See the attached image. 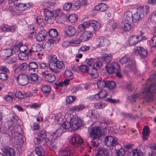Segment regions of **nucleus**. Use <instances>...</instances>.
<instances>
[{
  "label": "nucleus",
  "mask_w": 156,
  "mask_h": 156,
  "mask_svg": "<svg viewBox=\"0 0 156 156\" xmlns=\"http://www.w3.org/2000/svg\"><path fill=\"white\" fill-rule=\"evenodd\" d=\"M104 134L103 130L98 126L92 127L90 128V135L92 138L90 142L92 148L93 147L95 151L98 149L99 142L100 141V137Z\"/></svg>",
  "instance_id": "f257e3e1"
},
{
  "label": "nucleus",
  "mask_w": 156,
  "mask_h": 156,
  "mask_svg": "<svg viewBox=\"0 0 156 156\" xmlns=\"http://www.w3.org/2000/svg\"><path fill=\"white\" fill-rule=\"evenodd\" d=\"M154 83L151 84L149 87L144 88V93L145 94V98L148 102L152 101L153 94L154 93L156 94V73L152 74V76L150 77L147 80V83L148 84L150 82Z\"/></svg>",
  "instance_id": "f03ea898"
},
{
  "label": "nucleus",
  "mask_w": 156,
  "mask_h": 156,
  "mask_svg": "<svg viewBox=\"0 0 156 156\" xmlns=\"http://www.w3.org/2000/svg\"><path fill=\"white\" fill-rule=\"evenodd\" d=\"M107 71L111 74L115 73L117 76L119 78L122 77L119 66L116 62H113L111 64H108L105 66Z\"/></svg>",
  "instance_id": "7ed1b4c3"
},
{
  "label": "nucleus",
  "mask_w": 156,
  "mask_h": 156,
  "mask_svg": "<svg viewBox=\"0 0 156 156\" xmlns=\"http://www.w3.org/2000/svg\"><path fill=\"white\" fill-rule=\"evenodd\" d=\"M17 127L16 126H12L10 127V132L9 133V135L12 137L13 141L16 144H19V136L20 134L16 132Z\"/></svg>",
  "instance_id": "20e7f679"
},
{
  "label": "nucleus",
  "mask_w": 156,
  "mask_h": 156,
  "mask_svg": "<svg viewBox=\"0 0 156 156\" xmlns=\"http://www.w3.org/2000/svg\"><path fill=\"white\" fill-rule=\"evenodd\" d=\"M120 62L122 64H125L127 62H129V63L126 66V67L130 70H134L136 69V63L134 62L131 61L130 58L125 56L120 60Z\"/></svg>",
  "instance_id": "39448f33"
},
{
  "label": "nucleus",
  "mask_w": 156,
  "mask_h": 156,
  "mask_svg": "<svg viewBox=\"0 0 156 156\" xmlns=\"http://www.w3.org/2000/svg\"><path fill=\"white\" fill-rule=\"evenodd\" d=\"M70 142L75 146L79 147L83 144V140L79 135L74 134L70 140Z\"/></svg>",
  "instance_id": "423d86ee"
},
{
  "label": "nucleus",
  "mask_w": 156,
  "mask_h": 156,
  "mask_svg": "<svg viewBox=\"0 0 156 156\" xmlns=\"http://www.w3.org/2000/svg\"><path fill=\"white\" fill-rule=\"evenodd\" d=\"M70 122L73 130H75L79 128L82 124L81 119L77 115H74L71 119Z\"/></svg>",
  "instance_id": "0eeeda50"
},
{
  "label": "nucleus",
  "mask_w": 156,
  "mask_h": 156,
  "mask_svg": "<svg viewBox=\"0 0 156 156\" xmlns=\"http://www.w3.org/2000/svg\"><path fill=\"white\" fill-rule=\"evenodd\" d=\"M16 80L19 84L24 86L27 84L29 82V78L26 74H22L17 76Z\"/></svg>",
  "instance_id": "6e6552de"
},
{
  "label": "nucleus",
  "mask_w": 156,
  "mask_h": 156,
  "mask_svg": "<svg viewBox=\"0 0 156 156\" xmlns=\"http://www.w3.org/2000/svg\"><path fill=\"white\" fill-rule=\"evenodd\" d=\"M65 132L63 130L62 127L57 129L56 131L52 133L51 135L50 138L52 140L54 141L55 140L57 139L64 132Z\"/></svg>",
  "instance_id": "1a4fd4ad"
},
{
  "label": "nucleus",
  "mask_w": 156,
  "mask_h": 156,
  "mask_svg": "<svg viewBox=\"0 0 156 156\" xmlns=\"http://www.w3.org/2000/svg\"><path fill=\"white\" fill-rule=\"evenodd\" d=\"M92 36V33L90 31H85L80 35L79 39L81 42H84L90 39Z\"/></svg>",
  "instance_id": "9d476101"
},
{
  "label": "nucleus",
  "mask_w": 156,
  "mask_h": 156,
  "mask_svg": "<svg viewBox=\"0 0 156 156\" xmlns=\"http://www.w3.org/2000/svg\"><path fill=\"white\" fill-rule=\"evenodd\" d=\"M133 22L136 23L144 17V13L142 10H140L133 15Z\"/></svg>",
  "instance_id": "9b49d317"
},
{
  "label": "nucleus",
  "mask_w": 156,
  "mask_h": 156,
  "mask_svg": "<svg viewBox=\"0 0 156 156\" xmlns=\"http://www.w3.org/2000/svg\"><path fill=\"white\" fill-rule=\"evenodd\" d=\"M105 138V141L107 145L110 147L114 146L115 147L118 145L117 140L114 137L109 136Z\"/></svg>",
  "instance_id": "f8f14e48"
},
{
  "label": "nucleus",
  "mask_w": 156,
  "mask_h": 156,
  "mask_svg": "<svg viewBox=\"0 0 156 156\" xmlns=\"http://www.w3.org/2000/svg\"><path fill=\"white\" fill-rule=\"evenodd\" d=\"M142 40V37L141 36L134 35L130 37L129 39V44L131 45H133L141 41Z\"/></svg>",
  "instance_id": "ddd939ff"
},
{
  "label": "nucleus",
  "mask_w": 156,
  "mask_h": 156,
  "mask_svg": "<svg viewBox=\"0 0 156 156\" xmlns=\"http://www.w3.org/2000/svg\"><path fill=\"white\" fill-rule=\"evenodd\" d=\"M76 30L74 27L68 26L65 30V33L67 37L73 36L76 33Z\"/></svg>",
  "instance_id": "4468645a"
},
{
  "label": "nucleus",
  "mask_w": 156,
  "mask_h": 156,
  "mask_svg": "<svg viewBox=\"0 0 156 156\" xmlns=\"http://www.w3.org/2000/svg\"><path fill=\"white\" fill-rule=\"evenodd\" d=\"M58 60L57 58V57L56 55H54L51 57L50 60L49 64L50 69L52 71L56 73H57V71L56 69H55L51 67V66L52 65H55Z\"/></svg>",
  "instance_id": "2eb2a0df"
},
{
  "label": "nucleus",
  "mask_w": 156,
  "mask_h": 156,
  "mask_svg": "<svg viewBox=\"0 0 156 156\" xmlns=\"http://www.w3.org/2000/svg\"><path fill=\"white\" fill-rule=\"evenodd\" d=\"M25 5V4L20 3L16 5L15 7L16 10L17 11L20 12H17V11L16 12V13L17 14L20 15L23 14V12L26 9Z\"/></svg>",
  "instance_id": "dca6fc26"
},
{
  "label": "nucleus",
  "mask_w": 156,
  "mask_h": 156,
  "mask_svg": "<svg viewBox=\"0 0 156 156\" xmlns=\"http://www.w3.org/2000/svg\"><path fill=\"white\" fill-rule=\"evenodd\" d=\"M87 22L88 27L90 26L92 27L94 30L95 31H97L99 30V23L97 21L95 20H90Z\"/></svg>",
  "instance_id": "f3484780"
},
{
  "label": "nucleus",
  "mask_w": 156,
  "mask_h": 156,
  "mask_svg": "<svg viewBox=\"0 0 156 156\" xmlns=\"http://www.w3.org/2000/svg\"><path fill=\"white\" fill-rule=\"evenodd\" d=\"M116 151V156H124L125 154V151L124 149L121 147L119 145L115 147Z\"/></svg>",
  "instance_id": "a211bd4d"
},
{
  "label": "nucleus",
  "mask_w": 156,
  "mask_h": 156,
  "mask_svg": "<svg viewBox=\"0 0 156 156\" xmlns=\"http://www.w3.org/2000/svg\"><path fill=\"white\" fill-rule=\"evenodd\" d=\"M137 49L138 53L141 58H145L147 56L148 51L147 49L141 47H137Z\"/></svg>",
  "instance_id": "6ab92c4d"
},
{
  "label": "nucleus",
  "mask_w": 156,
  "mask_h": 156,
  "mask_svg": "<svg viewBox=\"0 0 156 156\" xmlns=\"http://www.w3.org/2000/svg\"><path fill=\"white\" fill-rule=\"evenodd\" d=\"M3 151L6 156H14L15 153L14 150L9 147L7 146L5 147Z\"/></svg>",
  "instance_id": "aec40b11"
},
{
  "label": "nucleus",
  "mask_w": 156,
  "mask_h": 156,
  "mask_svg": "<svg viewBox=\"0 0 156 156\" xmlns=\"http://www.w3.org/2000/svg\"><path fill=\"white\" fill-rule=\"evenodd\" d=\"M124 19L128 22L131 23L133 21V14L130 11L125 12L124 15Z\"/></svg>",
  "instance_id": "412c9836"
},
{
  "label": "nucleus",
  "mask_w": 156,
  "mask_h": 156,
  "mask_svg": "<svg viewBox=\"0 0 156 156\" xmlns=\"http://www.w3.org/2000/svg\"><path fill=\"white\" fill-rule=\"evenodd\" d=\"M46 35V31L45 30H42L39 32L37 34L36 39L37 41L41 42L45 39Z\"/></svg>",
  "instance_id": "4be33fe9"
},
{
  "label": "nucleus",
  "mask_w": 156,
  "mask_h": 156,
  "mask_svg": "<svg viewBox=\"0 0 156 156\" xmlns=\"http://www.w3.org/2000/svg\"><path fill=\"white\" fill-rule=\"evenodd\" d=\"M1 29L3 31H11L12 32L15 31L16 30V28L15 27H10L5 25H2L1 26Z\"/></svg>",
  "instance_id": "5701e85b"
},
{
  "label": "nucleus",
  "mask_w": 156,
  "mask_h": 156,
  "mask_svg": "<svg viewBox=\"0 0 156 156\" xmlns=\"http://www.w3.org/2000/svg\"><path fill=\"white\" fill-rule=\"evenodd\" d=\"M97 69L95 68L91 67L88 68V73L93 78H96L98 76V73L97 71Z\"/></svg>",
  "instance_id": "b1692460"
},
{
  "label": "nucleus",
  "mask_w": 156,
  "mask_h": 156,
  "mask_svg": "<svg viewBox=\"0 0 156 156\" xmlns=\"http://www.w3.org/2000/svg\"><path fill=\"white\" fill-rule=\"evenodd\" d=\"M108 5L105 4L101 3L98 4L95 7V9L97 11L101 12L106 11L108 9Z\"/></svg>",
  "instance_id": "393cba45"
},
{
  "label": "nucleus",
  "mask_w": 156,
  "mask_h": 156,
  "mask_svg": "<svg viewBox=\"0 0 156 156\" xmlns=\"http://www.w3.org/2000/svg\"><path fill=\"white\" fill-rule=\"evenodd\" d=\"M61 127L63 130L65 131V132L71 131L73 130L70 122H64Z\"/></svg>",
  "instance_id": "a878e982"
},
{
  "label": "nucleus",
  "mask_w": 156,
  "mask_h": 156,
  "mask_svg": "<svg viewBox=\"0 0 156 156\" xmlns=\"http://www.w3.org/2000/svg\"><path fill=\"white\" fill-rule=\"evenodd\" d=\"M38 136L42 139L43 140H50V139L47 137V132L44 129L40 130L38 133Z\"/></svg>",
  "instance_id": "bb28decb"
},
{
  "label": "nucleus",
  "mask_w": 156,
  "mask_h": 156,
  "mask_svg": "<svg viewBox=\"0 0 156 156\" xmlns=\"http://www.w3.org/2000/svg\"><path fill=\"white\" fill-rule=\"evenodd\" d=\"M130 156H143V153L141 150L137 149H133L129 152Z\"/></svg>",
  "instance_id": "cd10ccee"
},
{
  "label": "nucleus",
  "mask_w": 156,
  "mask_h": 156,
  "mask_svg": "<svg viewBox=\"0 0 156 156\" xmlns=\"http://www.w3.org/2000/svg\"><path fill=\"white\" fill-rule=\"evenodd\" d=\"M109 150L107 149L103 148L98 151L95 156H109Z\"/></svg>",
  "instance_id": "c85d7f7f"
},
{
  "label": "nucleus",
  "mask_w": 156,
  "mask_h": 156,
  "mask_svg": "<svg viewBox=\"0 0 156 156\" xmlns=\"http://www.w3.org/2000/svg\"><path fill=\"white\" fill-rule=\"evenodd\" d=\"M99 40L100 45L103 47H107L110 43L109 41L108 40L103 37H101Z\"/></svg>",
  "instance_id": "c756f323"
},
{
  "label": "nucleus",
  "mask_w": 156,
  "mask_h": 156,
  "mask_svg": "<svg viewBox=\"0 0 156 156\" xmlns=\"http://www.w3.org/2000/svg\"><path fill=\"white\" fill-rule=\"evenodd\" d=\"M44 12L45 16V20H48L49 18L52 17L53 13L47 9H44Z\"/></svg>",
  "instance_id": "7c9ffc66"
},
{
  "label": "nucleus",
  "mask_w": 156,
  "mask_h": 156,
  "mask_svg": "<svg viewBox=\"0 0 156 156\" xmlns=\"http://www.w3.org/2000/svg\"><path fill=\"white\" fill-rule=\"evenodd\" d=\"M35 150V153L38 156H43L44 154V151L41 146H38L36 147Z\"/></svg>",
  "instance_id": "2f4dec72"
},
{
  "label": "nucleus",
  "mask_w": 156,
  "mask_h": 156,
  "mask_svg": "<svg viewBox=\"0 0 156 156\" xmlns=\"http://www.w3.org/2000/svg\"><path fill=\"white\" fill-rule=\"evenodd\" d=\"M102 59L107 63H109L112 58V57L110 54L105 53L102 57Z\"/></svg>",
  "instance_id": "473e14b6"
},
{
  "label": "nucleus",
  "mask_w": 156,
  "mask_h": 156,
  "mask_svg": "<svg viewBox=\"0 0 156 156\" xmlns=\"http://www.w3.org/2000/svg\"><path fill=\"white\" fill-rule=\"evenodd\" d=\"M31 48L33 49L34 51L38 52L41 51L42 49V47L39 44H33L32 47Z\"/></svg>",
  "instance_id": "72a5a7b5"
},
{
  "label": "nucleus",
  "mask_w": 156,
  "mask_h": 156,
  "mask_svg": "<svg viewBox=\"0 0 156 156\" xmlns=\"http://www.w3.org/2000/svg\"><path fill=\"white\" fill-rule=\"evenodd\" d=\"M14 96V94L12 92H9L8 94L5 97V101L8 102H12L13 100V98Z\"/></svg>",
  "instance_id": "f704fd0d"
},
{
  "label": "nucleus",
  "mask_w": 156,
  "mask_h": 156,
  "mask_svg": "<svg viewBox=\"0 0 156 156\" xmlns=\"http://www.w3.org/2000/svg\"><path fill=\"white\" fill-rule=\"evenodd\" d=\"M70 152L69 151V149L62 148L59 152V154L61 156H69Z\"/></svg>",
  "instance_id": "c9c22d12"
},
{
  "label": "nucleus",
  "mask_w": 156,
  "mask_h": 156,
  "mask_svg": "<svg viewBox=\"0 0 156 156\" xmlns=\"http://www.w3.org/2000/svg\"><path fill=\"white\" fill-rule=\"evenodd\" d=\"M115 83L112 81H106V87L109 89H113L115 88Z\"/></svg>",
  "instance_id": "e433bc0d"
},
{
  "label": "nucleus",
  "mask_w": 156,
  "mask_h": 156,
  "mask_svg": "<svg viewBox=\"0 0 156 156\" xmlns=\"http://www.w3.org/2000/svg\"><path fill=\"white\" fill-rule=\"evenodd\" d=\"M13 53V51H12V49H8L3 51V56L5 58H8L11 56Z\"/></svg>",
  "instance_id": "4c0bfd02"
},
{
  "label": "nucleus",
  "mask_w": 156,
  "mask_h": 156,
  "mask_svg": "<svg viewBox=\"0 0 156 156\" xmlns=\"http://www.w3.org/2000/svg\"><path fill=\"white\" fill-rule=\"evenodd\" d=\"M78 16L77 14H72L67 17V19L69 20V22L71 23H74L76 22L78 19Z\"/></svg>",
  "instance_id": "58836bf2"
},
{
  "label": "nucleus",
  "mask_w": 156,
  "mask_h": 156,
  "mask_svg": "<svg viewBox=\"0 0 156 156\" xmlns=\"http://www.w3.org/2000/svg\"><path fill=\"white\" fill-rule=\"evenodd\" d=\"M62 114L60 113L56 114L54 117V122L56 124H60L62 121V118H61Z\"/></svg>",
  "instance_id": "ea45409f"
},
{
  "label": "nucleus",
  "mask_w": 156,
  "mask_h": 156,
  "mask_svg": "<svg viewBox=\"0 0 156 156\" xmlns=\"http://www.w3.org/2000/svg\"><path fill=\"white\" fill-rule=\"evenodd\" d=\"M49 36L52 38H55L58 35V32L55 29H51L49 31Z\"/></svg>",
  "instance_id": "a19ab883"
},
{
  "label": "nucleus",
  "mask_w": 156,
  "mask_h": 156,
  "mask_svg": "<svg viewBox=\"0 0 156 156\" xmlns=\"http://www.w3.org/2000/svg\"><path fill=\"white\" fill-rule=\"evenodd\" d=\"M45 79L49 82H52L55 80V76L51 74H47L45 76Z\"/></svg>",
  "instance_id": "79ce46f5"
},
{
  "label": "nucleus",
  "mask_w": 156,
  "mask_h": 156,
  "mask_svg": "<svg viewBox=\"0 0 156 156\" xmlns=\"http://www.w3.org/2000/svg\"><path fill=\"white\" fill-rule=\"evenodd\" d=\"M84 108V106L82 105L75 106L70 108V111H79L82 110Z\"/></svg>",
  "instance_id": "37998d69"
},
{
  "label": "nucleus",
  "mask_w": 156,
  "mask_h": 156,
  "mask_svg": "<svg viewBox=\"0 0 156 156\" xmlns=\"http://www.w3.org/2000/svg\"><path fill=\"white\" fill-rule=\"evenodd\" d=\"M106 81L103 80H99L97 82L98 87L100 89L104 88L106 87Z\"/></svg>",
  "instance_id": "c03bdc74"
},
{
  "label": "nucleus",
  "mask_w": 156,
  "mask_h": 156,
  "mask_svg": "<svg viewBox=\"0 0 156 156\" xmlns=\"http://www.w3.org/2000/svg\"><path fill=\"white\" fill-rule=\"evenodd\" d=\"M122 28L126 31H128L131 29V25L128 23L122 22Z\"/></svg>",
  "instance_id": "a18cd8bd"
},
{
  "label": "nucleus",
  "mask_w": 156,
  "mask_h": 156,
  "mask_svg": "<svg viewBox=\"0 0 156 156\" xmlns=\"http://www.w3.org/2000/svg\"><path fill=\"white\" fill-rule=\"evenodd\" d=\"M54 66L61 69H63L65 68V65L63 62L60 61H58Z\"/></svg>",
  "instance_id": "49530a36"
},
{
  "label": "nucleus",
  "mask_w": 156,
  "mask_h": 156,
  "mask_svg": "<svg viewBox=\"0 0 156 156\" xmlns=\"http://www.w3.org/2000/svg\"><path fill=\"white\" fill-rule=\"evenodd\" d=\"M28 49V47L26 45L23 44L22 43H20V52L24 53Z\"/></svg>",
  "instance_id": "de8ad7c7"
},
{
  "label": "nucleus",
  "mask_w": 156,
  "mask_h": 156,
  "mask_svg": "<svg viewBox=\"0 0 156 156\" xmlns=\"http://www.w3.org/2000/svg\"><path fill=\"white\" fill-rule=\"evenodd\" d=\"M106 106V105L105 103L99 102L98 103H95L94 105V107L97 109H102Z\"/></svg>",
  "instance_id": "09e8293b"
},
{
  "label": "nucleus",
  "mask_w": 156,
  "mask_h": 156,
  "mask_svg": "<svg viewBox=\"0 0 156 156\" xmlns=\"http://www.w3.org/2000/svg\"><path fill=\"white\" fill-rule=\"evenodd\" d=\"M150 45L152 47H156V35L151 38L150 41Z\"/></svg>",
  "instance_id": "8fccbe9b"
},
{
  "label": "nucleus",
  "mask_w": 156,
  "mask_h": 156,
  "mask_svg": "<svg viewBox=\"0 0 156 156\" xmlns=\"http://www.w3.org/2000/svg\"><path fill=\"white\" fill-rule=\"evenodd\" d=\"M30 78L31 81L35 82L38 80V76L35 73H32L30 75Z\"/></svg>",
  "instance_id": "3c124183"
},
{
  "label": "nucleus",
  "mask_w": 156,
  "mask_h": 156,
  "mask_svg": "<svg viewBox=\"0 0 156 156\" xmlns=\"http://www.w3.org/2000/svg\"><path fill=\"white\" fill-rule=\"evenodd\" d=\"M88 27L87 22L84 21L82 24H80L78 28L81 31H83L85 28Z\"/></svg>",
  "instance_id": "603ef678"
},
{
  "label": "nucleus",
  "mask_w": 156,
  "mask_h": 156,
  "mask_svg": "<svg viewBox=\"0 0 156 156\" xmlns=\"http://www.w3.org/2000/svg\"><path fill=\"white\" fill-rule=\"evenodd\" d=\"M76 97L75 96H70L67 97L66 98V102L67 103L70 104L75 101Z\"/></svg>",
  "instance_id": "864d4df0"
},
{
  "label": "nucleus",
  "mask_w": 156,
  "mask_h": 156,
  "mask_svg": "<svg viewBox=\"0 0 156 156\" xmlns=\"http://www.w3.org/2000/svg\"><path fill=\"white\" fill-rule=\"evenodd\" d=\"M41 90L44 93H48L51 90V88L49 86H44L42 87Z\"/></svg>",
  "instance_id": "5fc2aeb1"
},
{
  "label": "nucleus",
  "mask_w": 156,
  "mask_h": 156,
  "mask_svg": "<svg viewBox=\"0 0 156 156\" xmlns=\"http://www.w3.org/2000/svg\"><path fill=\"white\" fill-rule=\"evenodd\" d=\"M71 7H72V3L67 2L64 4L63 9L65 10L68 11L70 9Z\"/></svg>",
  "instance_id": "6e6d98bb"
},
{
  "label": "nucleus",
  "mask_w": 156,
  "mask_h": 156,
  "mask_svg": "<svg viewBox=\"0 0 156 156\" xmlns=\"http://www.w3.org/2000/svg\"><path fill=\"white\" fill-rule=\"evenodd\" d=\"M8 76L5 73H0V79L2 81L6 80L8 78Z\"/></svg>",
  "instance_id": "4d7b16f0"
},
{
  "label": "nucleus",
  "mask_w": 156,
  "mask_h": 156,
  "mask_svg": "<svg viewBox=\"0 0 156 156\" xmlns=\"http://www.w3.org/2000/svg\"><path fill=\"white\" fill-rule=\"evenodd\" d=\"M79 69L83 72H88V68L87 66L84 65H82L79 67Z\"/></svg>",
  "instance_id": "13d9d810"
},
{
  "label": "nucleus",
  "mask_w": 156,
  "mask_h": 156,
  "mask_svg": "<svg viewBox=\"0 0 156 156\" xmlns=\"http://www.w3.org/2000/svg\"><path fill=\"white\" fill-rule=\"evenodd\" d=\"M80 6L78 1L76 2L73 4H72V8L75 10L78 9Z\"/></svg>",
  "instance_id": "bf43d9fd"
},
{
  "label": "nucleus",
  "mask_w": 156,
  "mask_h": 156,
  "mask_svg": "<svg viewBox=\"0 0 156 156\" xmlns=\"http://www.w3.org/2000/svg\"><path fill=\"white\" fill-rule=\"evenodd\" d=\"M150 19L152 22L156 23V11L152 14Z\"/></svg>",
  "instance_id": "052dcab7"
},
{
  "label": "nucleus",
  "mask_w": 156,
  "mask_h": 156,
  "mask_svg": "<svg viewBox=\"0 0 156 156\" xmlns=\"http://www.w3.org/2000/svg\"><path fill=\"white\" fill-rule=\"evenodd\" d=\"M107 93L105 90H102L99 92L101 99H102L105 97L107 95Z\"/></svg>",
  "instance_id": "680f3d73"
},
{
  "label": "nucleus",
  "mask_w": 156,
  "mask_h": 156,
  "mask_svg": "<svg viewBox=\"0 0 156 156\" xmlns=\"http://www.w3.org/2000/svg\"><path fill=\"white\" fill-rule=\"evenodd\" d=\"M23 94H22V92L20 91H17L16 92L15 95L16 97L18 99H23L24 98V96Z\"/></svg>",
  "instance_id": "e2e57ef3"
},
{
  "label": "nucleus",
  "mask_w": 156,
  "mask_h": 156,
  "mask_svg": "<svg viewBox=\"0 0 156 156\" xmlns=\"http://www.w3.org/2000/svg\"><path fill=\"white\" fill-rule=\"evenodd\" d=\"M27 67V64L26 62L21 64L19 66V68L20 70H24Z\"/></svg>",
  "instance_id": "0e129e2a"
},
{
  "label": "nucleus",
  "mask_w": 156,
  "mask_h": 156,
  "mask_svg": "<svg viewBox=\"0 0 156 156\" xmlns=\"http://www.w3.org/2000/svg\"><path fill=\"white\" fill-rule=\"evenodd\" d=\"M102 63L101 62H97L95 63L94 65V68L98 69H99L102 66Z\"/></svg>",
  "instance_id": "69168bd1"
},
{
  "label": "nucleus",
  "mask_w": 156,
  "mask_h": 156,
  "mask_svg": "<svg viewBox=\"0 0 156 156\" xmlns=\"http://www.w3.org/2000/svg\"><path fill=\"white\" fill-rule=\"evenodd\" d=\"M20 43L13 47L12 51H13V53H16V52H19L20 51Z\"/></svg>",
  "instance_id": "338daca9"
},
{
  "label": "nucleus",
  "mask_w": 156,
  "mask_h": 156,
  "mask_svg": "<svg viewBox=\"0 0 156 156\" xmlns=\"http://www.w3.org/2000/svg\"><path fill=\"white\" fill-rule=\"evenodd\" d=\"M149 128L147 126L144 127L143 132V135H149Z\"/></svg>",
  "instance_id": "774afa93"
}]
</instances>
